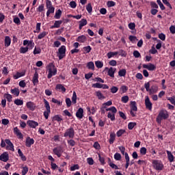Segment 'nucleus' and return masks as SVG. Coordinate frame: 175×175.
I'll list each match as a JSON object with an SVG mask.
<instances>
[{
    "label": "nucleus",
    "mask_w": 175,
    "mask_h": 175,
    "mask_svg": "<svg viewBox=\"0 0 175 175\" xmlns=\"http://www.w3.org/2000/svg\"><path fill=\"white\" fill-rule=\"evenodd\" d=\"M23 46H27L26 47L21 46L20 48V53L21 54H25V53H28V50H32L33 47H35V42H33V40H23Z\"/></svg>",
    "instance_id": "1"
},
{
    "label": "nucleus",
    "mask_w": 175,
    "mask_h": 175,
    "mask_svg": "<svg viewBox=\"0 0 175 175\" xmlns=\"http://www.w3.org/2000/svg\"><path fill=\"white\" fill-rule=\"evenodd\" d=\"M1 147H2V148L6 147V150L14 152V145L9 139L5 140L2 139L1 143Z\"/></svg>",
    "instance_id": "2"
},
{
    "label": "nucleus",
    "mask_w": 175,
    "mask_h": 175,
    "mask_svg": "<svg viewBox=\"0 0 175 175\" xmlns=\"http://www.w3.org/2000/svg\"><path fill=\"white\" fill-rule=\"evenodd\" d=\"M152 165L153 169H154V170H157V172L163 170V163L159 160H152Z\"/></svg>",
    "instance_id": "3"
},
{
    "label": "nucleus",
    "mask_w": 175,
    "mask_h": 175,
    "mask_svg": "<svg viewBox=\"0 0 175 175\" xmlns=\"http://www.w3.org/2000/svg\"><path fill=\"white\" fill-rule=\"evenodd\" d=\"M71 99L72 100L69 98H66V103L68 107H70L72 103V105H76V103H77V94H76V92H73Z\"/></svg>",
    "instance_id": "4"
},
{
    "label": "nucleus",
    "mask_w": 175,
    "mask_h": 175,
    "mask_svg": "<svg viewBox=\"0 0 175 175\" xmlns=\"http://www.w3.org/2000/svg\"><path fill=\"white\" fill-rule=\"evenodd\" d=\"M57 75V68L53 64H50L48 66V79H51L53 76Z\"/></svg>",
    "instance_id": "5"
},
{
    "label": "nucleus",
    "mask_w": 175,
    "mask_h": 175,
    "mask_svg": "<svg viewBox=\"0 0 175 175\" xmlns=\"http://www.w3.org/2000/svg\"><path fill=\"white\" fill-rule=\"evenodd\" d=\"M167 118H169V113H167V111H161L159 112L157 118V122L161 124V122H162V120H167Z\"/></svg>",
    "instance_id": "6"
},
{
    "label": "nucleus",
    "mask_w": 175,
    "mask_h": 175,
    "mask_svg": "<svg viewBox=\"0 0 175 175\" xmlns=\"http://www.w3.org/2000/svg\"><path fill=\"white\" fill-rule=\"evenodd\" d=\"M46 9L48 10L46 12V16L49 17L50 14L54 13L55 11V8L53 6V4L51 3V1L50 0H46Z\"/></svg>",
    "instance_id": "7"
},
{
    "label": "nucleus",
    "mask_w": 175,
    "mask_h": 175,
    "mask_svg": "<svg viewBox=\"0 0 175 175\" xmlns=\"http://www.w3.org/2000/svg\"><path fill=\"white\" fill-rule=\"evenodd\" d=\"M66 53V46H65V45H62L60 48H59L58 52L57 53L59 59H62V58L65 57Z\"/></svg>",
    "instance_id": "8"
},
{
    "label": "nucleus",
    "mask_w": 175,
    "mask_h": 175,
    "mask_svg": "<svg viewBox=\"0 0 175 175\" xmlns=\"http://www.w3.org/2000/svg\"><path fill=\"white\" fill-rule=\"evenodd\" d=\"M64 137H69L70 139H73L75 137V129L73 127H70L68 129L64 135Z\"/></svg>",
    "instance_id": "9"
},
{
    "label": "nucleus",
    "mask_w": 175,
    "mask_h": 175,
    "mask_svg": "<svg viewBox=\"0 0 175 175\" xmlns=\"http://www.w3.org/2000/svg\"><path fill=\"white\" fill-rule=\"evenodd\" d=\"M53 152L55 155H57V157H58V158H61L62 152H64V150H62V146H58L57 148H53Z\"/></svg>",
    "instance_id": "10"
},
{
    "label": "nucleus",
    "mask_w": 175,
    "mask_h": 175,
    "mask_svg": "<svg viewBox=\"0 0 175 175\" xmlns=\"http://www.w3.org/2000/svg\"><path fill=\"white\" fill-rule=\"evenodd\" d=\"M143 68L144 69H147L148 70H150L151 72L155 70V69H157V66H155V65L149 63L148 64H143L142 65Z\"/></svg>",
    "instance_id": "11"
},
{
    "label": "nucleus",
    "mask_w": 175,
    "mask_h": 175,
    "mask_svg": "<svg viewBox=\"0 0 175 175\" xmlns=\"http://www.w3.org/2000/svg\"><path fill=\"white\" fill-rule=\"evenodd\" d=\"M105 70H108V76H109L110 77H114V73H116V71L117 70V68H105Z\"/></svg>",
    "instance_id": "12"
},
{
    "label": "nucleus",
    "mask_w": 175,
    "mask_h": 175,
    "mask_svg": "<svg viewBox=\"0 0 175 175\" xmlns=\"http://www.w3.org/2000/svg\"><path fill=\"white\" fill-rule=\"evenodd\" d=\"M0 161L3 162H8L9 161V154L7 152H4L0 155Z\"/></svg>",
    "instance_id": "13"
},
{
    "label": "nucleus",
    "mask_w": 175,
    "mask_h": 175,
    "mask_svg": "<svg viewBox=\"0 0 175 175\" xmlns=\"http://www.w3.org/2000/svg\"><path fill=\"white\" fill-rule=\"evenodd\" d=\"M27 125L29 126V128L35 129L36 126H39V123L38 122H35V120H28L27 122Z\"/></svg>",
    "instance_id": "14"
},
{
    "label": "nucleus",
    "mask_w": 175,
    "mask_h": 175,
    "mask_svg": "<svg viewBox=\"0 0 175 175\" xmlns=\"http://www.w3.org/2000/svg\"><path fill=\"white\" fill-rule=\"evenodd\" d=\"M26 106L29 110H36V104L32 101L27 102Z\"/></svg>",
    "instance_id": "15"
},
{
    "label": "nucleus",
    "mask_w": 175,
    "mask_h": 175,
    "mask_svg": "<svg viewBox=\"0 0 175 175\" xmlns=\"http://www.w3.org/2000/svg\"><path fill=\"white\" fill-rule=\"evenodd\" d=\"M116 113H117V110H112L108 113L107 117L111 119V121L116 120Z\"/></svg>",
    "instance_id": "16"
},
{
    "label": "nucleus",
    "mask_w": 175,
    "mask_h": 175,
    "mask_svg": "<svg viewBox=\"0 0 175 175\" xmlns=\"http://www.w3.org/2000/svg\"><path fill=\"white\" fill-rule=\"evenodd\" d=\"M145 104L146 109H148V110H151V109H152V103H151V101H150V98H148V96H146Z\"/></svg>",
    "instance_id": "17"
},
{
    "label": "nucleus",
    "mask_w": 175,
    "mask_h": 175,
    "mask_svg": "<svg viewBox=\"0 0 175 175\" xmlns=\"http://www.w3.org/2000/svg\"><path fill=\"white\" fill-rule=\"evenodd\" d=\"M35 143V140H33V138H31L29 137H27L25 141V146L26 147H31L32 144Z\"/></svg>",
    "instance_id": "18"
},
{
    "label": "nucleus",
    "mask_w": 175,
    "mask_h": 175,
    "mask_svg": "<svg viewBox=\"0 0 175 175\" xmlns=\"http://www.w3.org/2000/svg\"><path fill=\"white\" fill-rule=\"evenodd\" d=\"M76 40L77 42H79V43H85V42H87V36L85 35L79 36Z\"/></svg>",
    "instance_id": "19"
},
{
    "label": "nucleus",
    "mask_w": 175,
    "mask_h": 175,
    "mask_svg": "<svg viewBox=\"0 0 175 175\" xmlns=\"http://www.w3.org/2000/svg\"><path fill=\"white\" fill-rule=\"evenodd\" d=\"M32 81H33V85H36V84H38V83H39V74H38V72H36L34 73Z\"/></svg>",
    "instance_id": "20"
},
{
    "label": "nucleus",
    "mask_w": 175,
    "mask_h": 175,
    "mask_svg": "<svg viewBox=\"0 0 175 175\" xmlns=\"http://www.w3.org/2000/svg\"><path fill=\"white\" fill-rule=\"evenodd\" d=\"M11 43H12V39H10V37L9 36H6L4 40L5 47H9Z\"/></svg>",
    "instance_id": "21"
},
{
    "label": "nucleus",
    "mask_w": 175,
    "mask_h": 175,
    "mask_svg": "<svg viewBox=\"0 0 175 175\" xmlns=\"http://www.w3.org/2000/svg\"><path fill=\"white\" fill-rule=\"evenodd\" d=\"M14 133L16 135L17 137H18V139H23V133H21V131H20V129H18V128H14Z\"/></svg>",
    "instance_id": "22"
},
{
    "label": "nucleus",
    "mask_w": 175,
    "mask_h": 175,
    "mask_svg": "<svg viewBox=\"0 0 175 175\" xmlns=\"http://www.w3.org/2000/svg\"><path fill=\"white\" fill-rule=\"evenodd\" d=\"M79 29H83V27H85V25H87V19H81L80 21H79Z\"/></svg>",
    "instance_id": "23"
},
{
    "label": "nucleus",
    "mask_w": 175,
    "mask_h": 175,
    "mask_svg": "<svg viewBox=\"0 0 175 175\" xmlns=\"http://www.w3.org/2000/svg\"><path fill=\"white\" fill-rule=\"evenodd\" d=\"M55 90H57V91H62V92H66V88H65V87L63 86L62 84L56 85Z\"/></svg>",
    "instance_id": "24"
},
{
    "label": "nucleus",
    "mask_w": 175,
    "mask_h": 175,
    "mask_svg": "<svg viewBox=\"0 0 175 175\" xmlns=\"http://www.w3.org/2000/svg\"><path fill=\"white\" fill-rule=\"evenodd\" d=\"M116 142V133H110V138L109 139V143L110 144H113Z\"/></svg>",
    "instance_id": "25"
},
{
    "label": "nucleus",
    "mask_w": 175,
    "mask_h": 175,
    "mask_svg": "<svg viewBox=\"0 0 175 175\" xmlns=\"http://www.w3.org/2000/svg\"><path fill=\"white\" fill-rule=\"evenodd\" d=\"M91 50H92V48H91V46H84L82 49V51L83 54H88V53H91Z\"/></svg>",
    "instance_id": "26"
},
{
    "label": "nucleus",
    "mask_w": 175,
    "mask_h": 175,
    "mask_svg": "<svg viewBox=\"0 0 175 175\" xmlns=\"http://www.w3.org/2000/svg\"><path fill=\"white\" fill-rule=\"evenodd\" d=\"M168 160L170 162H174V156H173V154H172V152L167 150L166 151Z\"/></svg>",
    "instance_id": "27"
},
{
    "label": "nucleus",
    "mask_w": 175,
    "mask_h": 175,
    "mask_svg": "<svg viewBox=\"0 0 175 175\" xmlns=\"http://www.w3.org/2000/svg\"><path fill=\"white\" fill-rule=\"evenodd\" d=\"M10 92L13 95H15V96H18V95H20V90L17 88H15L14 89H11Z\"/></svg>",
    "instance_id": "28"
},
{
    "label": "nucleus",
    "mask_w": 175,
    "mask_h": 175,
    "mask_svg": "<svg viewBox=\"0 0 175 175\" xmlns=\"http://www.w3.org/2000/svg\"><path fill=\"white\" fill-rule=\"evenodd\" d=\"M61 16H62V11H61V10H58L55 12L54 18H56V20H59V18H61Z\"/></svg>",
    "instance_id": "29"
},
{
    "label": "nucleus",
    "mask_w": 175,
    "mask_h": 175,
    "mask_svg": "<svg viewBox=\"0 0 175 175\" xmlns=\"http://www.w3.org/2000/svg\"><path fill=\"white\" fill-rule=\"evenodd\" d=\"M61 24H62V21H55L54 25L51 26V28H59V27H61Z\"/></svg>",
    "instance_id": "30"
},
{
    "label": "nucleus",
    "mask_w": 175,
    "mask_h": 175,
    "mask_svg": "<svg viewBox=\"0 0 175 175\" xmlns=\"http://www.w3.org/2000/svg\"><path fill=\"white\" fill-rule=\"evenodd\" d=\"M23 76H25V72H16V74L14 75V79L17 80V79H20V77H23Z\"/></svg>",
    "instance_id": "31"
},
{
    "label": "nucleus",
    "mask_w": 175,
    "mask_h": 175,
    "mask_svg": "<svg viewBox=\"0 0 175 175\" xmlns=\"http://www.w3.org/2000/svg\"><path fill=\"white\" fill-rule=\"evenodd\" d=\"M125 159H126L125 168L128 169V167H129V162L131 161V160L129 159V154H128L127 152L125 153Z\"/></svg>",
    "instance_id": "32"
},
{
    "label": "nucleus",
    "mask_w": 175,
    "mask_h": 175,
    "mask_svg": "<svg viewBox=\"0 0 175 175\" xmlns=\"http://www.w3.org/2000/svg\"><path fill=\"white\" fill-rule=\"evenodd\" d=\"M116 55H118V51H115V52L110 51L107 54V58H109V59H110V58H113V57H114Z\"/></svg>",
    "instance_id": "33"
},
{
    "label": "nucleus",
    "mask_w": 175,
    "mask_h": 175,
    "mask_svg": "<svg viewBox=\"0 0 175 175\" xmlns=\"http://www.w3.org/2000/svg\"><path fill=\"white\" fill-rule=\"evenodd\" d=\"M4 98L8 100V102H12L13 96H12L10 94L5 93L4 94Z\"/></svg>",
    "instance_id": "34"
},
{
    "label": "nucleus",
    "mask_w": 175,
    "mask_h": 175,
    "mask_svg": "<svg viewBox=\"0 0 175 175\" xmlns=\"http://www.w3.org/2000/svg\"><path fill=\"white\" fill-rule=\"evenodd\" d=\"M51 103H55V105H57V106H62V101H61V100H59L57 98H52Z\"/></svg>",
    "instance_id": "35"
},
{
    "label": "nucleus",
    "mask_w": 175,
    "mask_h": 175,
    "mask_svg": "<svg viewBox=\"0 0 175 175\" xmlns=\"http://www.w3.org/2000/svg\"><path fill=\"white\" fill-rule=\"evenodd\" d=\"M18 154L19 157H21V159L23 161H27V157H25V156H24V154H23V152L21 151V149H18Z\"/></svg>",
    "instance_id": "36"
},
{
    "label": "nucleus",
    "mask_w": 175,
    "mask_h": 175,
    "mask_svg": "<svg viewBox=\"0 0 175 175\" xmlns=\"http://www.w3.org/2000/svg\"><path fill=\"white\" fill-rule=\"evenodd\" d=\"M126 75V69H122L118 71V76H120V77H125Z\"/></svg>",
    "instance_id": "37"
},
{
    "label": "nucleus",
    "mask_w": 175,
    "mask_h": 175,
    "mask_svg": "<svg viewBox=\"0 0 175 175\" xmlns=\"http://www.w3.org/2000/svg\"><path fill=\"white\" fill-rule=\"evenodd\" d=\"M149 92L150 94H157V92H158V86H152Z\"/></svg>",
    "instance_id": "38"
},
{
    "label": "nucleus",
    "mask_w": 175,
    "mask_h": 175,
    "mask_svg": "<svg viewBox=\"0 0 175 175\" xmlns=\"http://www.w3.org/2000/svg\"><path fill=\"white\" fill-rule=\"evenodd\" d=\"M84 113L83 110H78L76 113V116L77 117V118H79V120H81V118H83V114Z\"/></svg>",
    "instance_id": "39"
},
{
    "label": "nucleus",
    "mask_w": 175,
    "mask_h": 175,
    "mask_svg": "<svg viewBox=\"0 0 175 175\" xmlns=\"http://www.w3.org/2000/svg\"><path fill=\"white\" fill-rule=\"evenodd\" d=\"M87 68L92 70H95V64H94V62H90L87 64Z\"/></svg>",
    "instance_id": "40"
},
{
    "label": "nucleus",
    "mask_w": 175,
    "mask_h": 175,
    "mask_svg": "<svg viewBox=\"0 0 175 175\" xmlns=\"http://www.w3.org/2000/svg\"><path fill=\"white\" fill-rule=\"evenodd\" d=\"M109 165L110 166V167H111L112 169H115L116 170H118V166H117V165L113 163V162H111V161L109 159V162H108Z\"/></svg>",
    "instance_id": "41"
},
{
    "label": "nucleus",
    "mask_w": 175,
    "mask_h": 175,
    "mask_svg": "<svg viewBox=\"0 0 175 175\" xmlns=\"http://www.w3.org/2000/svg\"><path fill=\"white\" fill-rule=\"evenodd\" d=\"M113 105V102L111 100H109L107 103L103 104L102 109H107L108 106H111Z\"/></svg>",
    "instance_id": "42"
},
{
    "label": "nucleus",
    "mask_w": 175,
    "mask_h": 175,
    "mask_svg": "<svg viewBox=\"0 0 175 175\" xmlns=\"http://www.w3.org/2000/svg\"><path fill=\"white\" fill-rule=\"evenodd\" d=\"M131 110H137V106L136 105V101H131L130 104Z\"/></svg>",
    "instance_id": "43"
},
{
    "label": "nucleus",
    "mask_w": 175,
    "mask_h": 175,
    "mask_svg": "<svg viewBox=\"0 0 175 175\" xmlns=\"http://www.w3.org/2000/svg\"><path fill=\"white\" fill-rule=\"evenodd\" d=\"M95 65L98 69L103 68V62L99 60L95 62Z\"/></svg>",
    "instance_id": "44"
},
{
    "label": "nucleus",
    "mask_w": 175,
    "mask_h": 175,
    "mask_svg": "<svg viewBox=\"0 0 175 175\" xmlns=\"http://www.w3.org/2000/svg\"><path fill=\"white\" fill-rule=\"evenodd\" d=\"M96 96H97V98H98V99H100V100L105 99V96H103V94H102V92H100V91H97V92H96Z\"/></svg>",
    "instance_id": "45"
},
{
    "label": "nucleus",
    "mask_w": 175,
    "mask_h": 175,
    "mask_svg": "<svg viewBox=\"0 0 175 175\" xmlns=\"http://www.w3.org/2000/svg\"><path fill=\"white\" fill-rule=\"evenodd\" d=\"M113 157L116 161H121V159L122 158V157L121 156V154L118 152L115 153Z\"/></svg>",
    "instance_id": "46"
},
{
    "label": "nucleus",
    "mask_w": 175,
    "mask_h": 175,
    "mask_svg": "<svg viewBox=\"0 0 175 175\" xmlns=\"http://www.w3.org/2000/svg\"><path fill=\"white\" fill-rule=\"evenodd\" d=\"M14 103L17 106H22V105H24V101H23V100L21 99H16L14 100Z\"/></svg>",
    "instance_id": "47"
},
{
    "label": "nucleus",
    "mask_w": 175,
    "mask_h": 175,
    "mask_svg": "<svg viewBox=\"0 0 175 175\" xmlns=\"http://www.w3.org/2000/svg\"><path fill=\"white\" fill-rule=\"evenodd\" d=\"M121 101L122 102V103H128V102L129 101V96H124L121 98Z\"/></svg>",
    "instance_id": "48"
},
{
    "label": "nucleus",
    "mask_w": 175,
    "mask_h": 175,
    "mask_svg": "<svg viewBox=\"0 0 175 175\" xmlns=\"http://www.w3.org/2000/svg\"><path fill=\"white\" fill-rule=\"evenodd\" d=\"M120 90L122 94H125V92H126V91H128V86H126V85H122L120 87Z\"/></svg>",
    "instance_id": "49"
},
{
    "label": "nucleus",
    "mask_w": 175,
    "mask_h": 175,
    "mask_svg": "<svg viewBox=\"0 0 175 175\" xmlns=\"http://www.w3.org/2000/svg\"><path fill=\"white\" fill-rule=\"evenodd\" d=\"M53 120L57 121V122H61V121H62V118L58 115H56L53 118Z\"/></svg>",
    "instance_id": "50"
},
{
    "label": "nucleus",
    "mask_w": 175,
    "mask_h": 175,
    "mask_svg": "<svg viewBox=\"0 0 175 175\" xmlns=\"http://www.w3.org/2000/svg\"><path fill=\"white\" fill-rule=\"evenodd\" d=\"M80 169V167L77 164H75L72 167H70V170L71 172H75V170H79Z\"/></svg>",
    "instance_id": "51"
},
{
    "label": "nucleus",
    "mask_w": 175,
    "mask_h": 175,
    "mask_svg": "<svg viewBox=\"0 0 175 175\" xmlns=\"http://www.w3.org/2000/svg\"><path fill=\"white\" fill-rule=\"evenodd\" d=\"M135 126H136V122H129L128 124V128L130 131H132Z\"/></svg>",
    "instance_id": "52"
},
{
    "label": "nucleus",
    "mask_w": 175,
    "mask_h": 175,
    "mask_svg": "<svg viewBox=\"0 0 175 175\" xmlns=\"http://www.w3.org/2000/svg\"><path fill=\"white\" fill-rule=\"evenodd\" d=\"M33 53L34 55H36V54H40V53H42V49H40V47H35Z\"/></svg>",
    "instance_id": "53"
},
{
    "label": "nucleus",
    "mask_w": 175,
    "mask_h": 175,
    "mask_svg": "<svg viewBox=\"0 0 175 175\" xmlns=\"http://www.w3.org/2000/svg\"><path fill=\"white\" fill-rule=\"evenodd\" d=\"M124 133H125V130L120 129L117 131L116 135H117L118 137H120V136H122V135H124Z\"/></svg>",
    "instance_id": "54"
},
{
    "label": "nucleus",
    "mask_w": 175,
    "mask_h": 175,
    "mask_svg": "<svg viewBox=\"0 0 175 175\" xmlns=\"http://www.w3.org/2000/svg\"><path fill=\"white\" fill-rule=\"evenodd\" d=\"M47 36V32L46 31H42V33H40L38 36V39H43V38H44V36Z\"/></svg>",
    "instance_id": "55"
},
{
    "label": "nucleus",
    "mask_w": 175,
    "mask_h": 175,
    "mask_svg": "<svg viewBox=\"0 0 175 175\" xmlns=\"http://www.w3.org/2000/svg\"><path fill=\"white\" fill-rule=\"evenodd\" d=\"M86 10H87V12H88L89 13H92V5H91V3H89L86 5Z\"/></svg>",
    "instance_id": "56"
},
{
    "label": "nucleus",
    "mask_w": 175,
    "mask_h": 175,
    "mask_svg": "<svg viewBox=\"0 0 175 175\" xmlns=\"http://www.w3.org/2000/svg\"><path fill=\"white\" fill-rule=\"evenodd\" d=\"M140 154L141 155H146V154H147V148H146V147L141 148Z\"/></svg>",
    "instance_id": "57"
},
{
    "label": "nucleus",
    "mask_w": 175,
    "mask_h": 175,
    "mask_svg": "<svg viewBox=\"0 0 175 175\" xmlns=\"http://www.w3.org/2000/svg\"><path fill=\"white\" fill-rule=\"evenodd\" d=\"M167 100H170V103H172V105H174V106H175V97L172 96V97H168Z\"/></svg>",
    "instance_id": "58"
},
{
    "label": "nucleus",
    "mask_w": 175,
    "mask_h": 175,
    "mask_svg": "<svg viewBox=\"0 0 175 175\" xmlns=\"http://www.w3.org/2000/svg\"><path fill=\"white\" fill-rule=\"evenodd\" d=\"M133 54L135 58H140V57H142L138 51H134Z\"/></svg>",
    "instance_id": "59"
},
{
    "label": "nucleus",
    "mask_w": 175,
    "mask_h": 175,
    "mask_svg": "<svg viewBox=\"0 0 175 175\" xmlns=\"http://www.w3.org/2000/svg\"><path fill=\"white\" fill-rule=\"evenodd\" d=\"M44 106L46 107V110H50V104L49 103V101L47 100L44 99Z\"/></svg>",
    "instance_id": "60"
},
{
    "label": "nucleus",
    "mask_w": 175,
    "mask_h": 175,
    "mask_svg": "<svg viewBox=\"0 0 175 175\" xmlns=\"http://www.w3.org/2000/svg\"><path fill=\"white\" fill-rule=\"evenodd\" d=\"M107 5L108 8H113V6H116V2L114 1H108L107 3Z\"/></svg>",
    "instance_id": "61"
},
{
    "label": "nucleus",
    "mask_w": 175,
    "mask_h": 175,
    "mask_svg": "<svg viewBox=\"0 0 175 175\" xmlns=\"http://www.w3.org/2000/svg\"><path fill=\"white\" fill-rule=\"evenodd\" d=\"M118 91V88L116 87V86H113L111 88V92L112 94H116L117 93V92Z\"/></svg>",
    "instance_id": "62"
},
{
    "label": "nucleus",
    "mask_w": 175,
    "mask_h": 175,
    "mask_svg": "<svg viewBox=\"0 0 175 175\" xmlns=\"http://www.w3.org/2000/svg\"><path fill=\"white\" fill-rule=\"evenodd\" d=\"M28 173V168L27 167H23L22 170V175H25Z\"/></svg>",
    "instance_id": "63"
},
{
    "label": "nucleus",
    "mask_w": 175,
    "mask_h": 175,
    "mask_svg": "<svg viewBox=\"0 0 175 175\" xmlns=\"http://www.w3.org/2000/svg\"><path fill=\"white\" fill-rule=\"evenodd\" d=\"M170 31L171 32V33H172L173 35H174L175 33V26L174 25H172L170 27Z\"/></svg>",
    "instance_id": "64"
}]
</instances>
